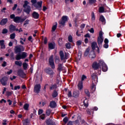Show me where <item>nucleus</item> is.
<instances>
[{
    "mask_svg": "<svg viewBox=\"0 0 125 125\" xmlns=\"http://www.w3.org/2000/svg\"><path fill=\"white\" fill-rule=\"evenodd\" d=\"M15 63L16 65H17V66H20V67H21L22 66V62L21 61H17L15 62Z\"/></svg>",
    "mask_w": 125,
    "mask_h": 125,
    "instance_id": "nucleus-36",
    "label": "nucleus"
},
{
    "mask_svg": "<svg viewBox=\"0 0 125 125\" xmlns=\"http://www.w3.org/2000/svg\"><path fill=\"white\" fill-rule=\"evenodd\" d=\"M68 21V17L67 16H63L61 21H59V24L64 27L66 22Z\"/></svg>",
    "mask_w": 125,
    "mask_h": 125,
    "instance_id": "nucleus-6",
    "label": "nucleus"
},
{
    "mask_svg": "<svg viewBox=\"0 0 125 125\" xmlns=\"http://www.w3.org/2000/svg\"><path fill=\"white\" fill-rule=\"evenodd\" d=\"M18 75L22 79H24L26 77V74L24 73V71L22 69H19L18 70Z\"/></svg>",
    "mask_w": 125,
    "mask_h": 125,
    "instance_id": "nucleus-12",
    "label": "nucleus"
},
{
    "mask_svg": "<svg viewBox=\"0 0 125 125\" xmlns=\"http://www.w3.org/2000/svg\"><path fill=\"white\" fill-rule=\"evenodd\" d=\"M22 67L24 70H27V68H28V64L26 62H23L22 63Z\"/></svg>",
    "mask_w": 125,
    "mask_h": 125,
    "instance_id": "nucleus-39",
    "label": "nucleus"
},
{
    "mask_svg": "<svg viewBox=\"0 0 125 125\" xmlns=\"http://www.w3.org/2000/svg\"><path fill=\"white\" fill-rule=\"evenodd\" d=\"M83 105L85 107H86V108H87V107H88V100H87V99H85L83 101Z\"/></svg>",
    "mask_w": 125,
    "mask_h": 125,
    "instance_id": "nucleus-33",
    "label": "nucleus"
},
{
    "mask_svg": "<svg viewBox=\"0 0 125 125\" xmlns=\"http://www.w3.org/2000/svg\"><path fill=\"white\" fill-rule=\"evenodd\" d=\"M42 1H40L37 2V3L34 4L33 5V6L36 8V9H38V10H39L41 11L42 10Z\"/></svg>",
    "mask_w": 125,
    "mask_h": 125,
    "instance_id": "nucleus-9",
    "label": "nucleus"
},
{
    "mask_svg": "<svg viewBox=\"0 0 125 125\" xmlns=\"http://www.w3.org/2000/svg\"><path fill=\"white\" fill-rule=\"evenodd\" d=\"M46 125H56L55 123H53L50 119H48L45 121Z\"/></svg>",
    "mask_w": 125,
    "mask_h": 125,
    "instance_id": "nucleus-23",
    "label": "nucleus"
},
{
    "mask_svg": "<svg viewBox=\"0 0 125 125\" xmlns=\"http://www.w3.org/2000/svg\"><path fill=\"white\" fill-rule=\"evenodd\" d=\"M7 22H8V19H2L0 21V25H1V26H4V25H6Z\"/></svg>",
    "mask_w": 125,
    "mask_h": 125,
    "instance_id": "nucleus-14",
    "label": "nucleus"
},
{
    "mask_svg": "<svg viewBox=\"0 0 125 125\" xmlns=\"http://www.w3.org/2000/svg\"><path fill=\"white\" fill-rule=\"evenodd\" d=\"M29 123H30V122H29V119H27L26 120H25L24 121V125H28V124H29Z\"/></svg>",
    "mask_w": 125,
    "mask_h": 125,
    "instance_id": "nucleus-54",
    "label": "nucleus"
},
{
    "mask_svg": "<svg viewBox=\"0 0 125 125\" xmlns=\"http://www.w3.org/2000/svg\"><path fill=\"white\" fill-rule=\"evenodd\" d=\"M77 86L79 90H82L83 87V82L82 81L79 82Z\"/></svg>",
    "mask_w": 125,
    "mask_h": 125,
    "instance_id": "nucleus-24",
    "label": "nucleus"
},
{
    "mask_svg": "<svg viewBox=\"0 0 125 125\" xmlns=\"http://www.w3.org/2000/svg\"><path fill=\"white\" fill-rule=\"evenodd\" d=\"M51 114V110L48 109L46 110V116H47L48 117H49Z\"/></svg>",
    "mask_w": 125,
    "mask_h": 125,
    "instance_id": "nucleus-35",
    "label": "nucleus"
},
{
    "mask_svg": "<svg viewBox=\"0 0 125 125\" xmlns=\"http://www.w3.org/2000/svg\"><path fill=\"white\" fill-rule=\"evenodd\" d=\"M21 55L22 59H25L28 56V54L26 52H21Z\"/></svg>",
    "mask_w": 125,
    "mask_h": 125,
    "instance_id": "nucleus-27",
    "label": "nucleus"
},
{
    "mask_svg": "<svg viewBox=\"0 0 125 125\" xmlns=\"http://www.w3.org/2000/svg\"><path fill=\"white\" fill-rule=\"evenodd\" d=\"M57 70L59 72H61L62 71H63V70H64V66H63V64L59 63L58 65Z\"/></svg>",
    "mask_w": 125,
    "mask_h": 125,
    "instance_id": "nucleus-21",
    "label": "nucleus"
},
{
    "mask_svg": "<svg viewBox=\"0 0 125 125\" xmlns=\"http://www.w3.org/2000/svg\"><path fill=\"white\" fill-rule=\"evenodd\" d=\"M89 51H90V47H88L86 49L84 52V56L86 57L89 54Z\"/></svg>",
    "mask_w": 125,
    "mask_h": 125,
    "instance_id": "nucleus-25",
    "label": "nucleus"
},
{
    "mask_svg": "<svg viewBox=\"0 0 125 125\" xmlns=\"http://www.w3.org/2000/svg\"><path fill=\"white\" fill-rule=\"evenodd\" d=\"M52 96L53 98H56V97H57V96H58V92H57V91H56V90H54L53 91Z\"/></svg>",
    "mask_w": 125,
    "mask_h": 125,
    "instance_id": "nucleus-26",
    "label": "nucleus"
},
{
    "mask_svg": "<svg viewBox=\"0 0 125 125\" xmlns=\"http://www.w3.org/2000/svg\"><path fill=\"white\" fill-rule=\"evenodd\" d=\"M59 55L61 57V60H64V52L63 51L61 50L59 52Z\"/></svg>",
    "mask_w": 125,
    "mask_h": 125,
    "instance_id": "nucleus-30",
    "label": "nucleus"
},
{
    "mask_svg": "<svg viewBox=\"0 0 125 125\" xmlns=\"http://www.w3.org/2000/svg\"><path fill=\"white\" fill-rule=\"evenodd\" d=\"M68 121H69V119H68L67 117H65L63 119V122L64 124H67L68 123Z\"/></svg>",
    "mask_w": 125,
    "mask_h": 125,
    "instance_id": "nucleus-46",
    "label": "nucleus"
},
{
    "mask_svg": "<svg viewBox=\"0 0 125 125\" xmlns=\"http://www.w3.org/2000/svg\"><path fill=\"white\" fill-rule=\"evenodd\" d=\"M84 38H89V39H90V35L89 33H87L84 35Z\"/></svg>",
    "mask_w": 125,
    "mask_h": 125,
    "instance_id": "nucleus-62",
    "label": "nucleus"
},
{
    "mask_svg": "<svg viewBox=\"0 0 125 125\" xmlns=\"http://www.w3.org/2000/svg\"><path fill=\"white\" fill-rule=\"evenodd\" d=\"M30 22V20H29L28 19L26 20L24 23H23V26H25L26 25H27V24H29V22Z\"/></svg>",
    "mask_w": 125,
    "mask_h": 125,
    "instance_id": "nucleus-53",
    "label": "nucleus"
},
{
    "mask_svg": "<svg viewBox=\"0 0 125 125\" xmlns=\"http://www.w3.org/2000/svg\"><path fill=\"white\" fill-rule=\"evenodd\" d=\"M91 89L92 90H95V84H94L93 83L92 84Z\"/></svg>",
    "mask_w": 125,
    "mask_h": 125,
    "instance_id": "nucleus-57",
    "label": "nucleus"
},
{
    "mask_svg": "<svg viewBox=\"0 0 125 125\" xmlns=\"http://www.w3.org/2000/svg\"><path fill=\"white\" fill-rule=\"evenodd\" d=\"M56 46V44L55 42H50L48 43V48L49 49H54Z\"/></svg>",
    "mask_w": 125,
    "mask_h": 125,
    "instance_id": "nucleus-16",
    "label": "nucleus"
},
{
    "mask_svg": "<svg viewBox=\"0 0 125 125\" xmlns=\"http://www.w3.org/2000/svg\"><path fill=\"white\" fill-rule=\"evenodd\" d=\"M7 64V62H6L4 61L3 63L1 64L2 67H6V65Z\"/></svg>",
    "mask_w": 125,
    "mask_h": 125,
    "instance_id": "nucleus-58",
    "label": "nucleus"
},
{
    "mask_svg": "<svg viewBox=\"0 0 125 125\" xmlns=\"http://www.w3.org/2000/svg\"><path fill=\"white\" fill-rule=\"evenodd\" d=\"M16 28V26L15 25H14L13 24H10L9 29L10 33H13V32H15V28Z\"/></svg>",
    "mask_w": 125,
    "mask_h": 125,
    "instance_id": "nucleus-18",
    "label": "nucleus"
},
{
    "mask_svg": "<svg viewBox=\"0 0 125 125\" xmlns=\"http://www.w3.org/2000/svg\"><path fill=\"white\" fill-rule=\"evenodd\" d=\"M99 21H101L102 23H104V22H106V20L103 15H101L100 16Z\"/></svg>",
    "mask_w": 125,
    "mask_h": 125,
    "instance_id": "nucleus-32",
    "label": "nucleus"
},
{
    "mask_svg": "<svg viewBox=\"0 0 125 125\" xmlns=\"http://www.w3.org/2000/svg\"><path fill=\"white\" fill-rule=\"evenodd\" d=\"M10 58L11 60H14V59H15V58H14V53H13V52L10 54Z\"/></svg>",
    "mask_w": 125,
    "mask_h": 125,
    "instance_id": "nucleus-50",
    "label": "nucleus"
},
{
    "mask_svg": "<svg viewBox=\"0 0 125 125\" xmlns=\"http://www.w3.org/2000/svg\"><path fill=\"white\" fill-rule=\"evenodd\" d=\"M58 25V23H57V22H56L55 23V25H54L52 27V32H55V30H56V29H57V25Z\"/></svg>",
    "mask_w": 125,
    "mask_h": 125,
    "instance_id": "nucleus-28",
    "label": "nucleus"
},
{
    "mask_svg": "<svg viewBox=\"0 0 125 125\" xmlns=\"http://www.w3.org/2000/svg\"><path fill=\"white\" fill-rule=\"evenodd\" d=\"M25 48L24 46L21 45H19L15 46L14 47V52L15 54H17L15 57L16 60L19 61L22 59V56L21 55V52L24 51Z\"/></svg>",
    "mask_w": 125,
    "mask_h": 125,
    "instance_id": "nucleus-2",
    "label": "nucleus"
},
{
    "mask_svg": "<svg viewBox=\"0 0 125 125\" xmlns=\"http://www.w3.org/2000/svg\"><path fill=\"white\" fill-rule=\"evenodd\" d=\"M49 64L51 67H46L44 69V72H45L47 75L50 76L52 78L53 75L55 74L53 70L55 68V64L54 63V60L53 59V55H52L49 58ZM53 69V70H52Z\"/></svg>",
    "mask_w": 125,
    "mask_h": 125,
    "instance_id": "nucleus-1",
    "label": "nucleus"
},
{
    "mask_svg": "<svg viewBox=\"0 0 125 125\" xmlns=\"http://www.w3.org/2000/svg\"><path fill=\"white\" fill-rule=\"evenodd\" d=\"M0 49H5V44H4V40H0Z\"/></svg>",
    "mask_w": 125,
    "mask_h": 125,
    "instance_id": "nucleus-20",
    "label": "nucleus"
},
{
    "mask_svg": "<svg viewBox=\"0 0 125 125\" xmlns=\"http://www.w3.org/2000/svg\"><path fill=\"white\" fill-rule=\"evenodd\" d=\"M89 57L91 58V59H93L95 57V53H94V51L91 50L89 54Z\"/></svg>",
    "mask_w": 125,
    "mask_h": 125,
    "instance_id": "nucleus-22",
    "label": "nucleus"
},
{
    "mask_svg": "<svg viewBox=\"0 0 125 125\" xmlns=\"http://www.w3.org/2000/svg\"><path fill=\"white\" fill-rule=\"evenodd\" d=\"M103 47L104 48H108V47H109V44L104 43L103 45Z\"/></svg>",
    "mask_w": 125,
    "mask_h": 125,
    "instance_id": "nucleus-63",
    "label": "nucleus"
},
{
    "mask_svg": "<svg viewBox=\"0 0 125 125\" xmlns=\"http://www.w3.org/2000/svg\"><path fill=\"white\" fill-rule=\"evenodd\" d=\"M91 79L92 80H95V79H97V75L95 74V73H93L91 76Z\"/></svg>",
    "mask_w": 125,
    "mask_h": 125,
    "instance_id": "nucleus-42",
    "label": "nucleus"
},
{
    "mask_svg": "<svg viewBox=\"0 0 125 125\" xmlns=\"http://www.w3.org/2000/svg\"><path fill=\"white\" fill-rule=\"evenodd\" d=\"M6 95L8 97H9V96H11L12 95V92L6 91Z\"/></svg>",
    "mask_w": 125,
    "mask_h": 125,
    "instance_id": "nucleus-45",
    "label": "nucleus"
},
{
    "mask_svg": "<svg viewBox=\"0 0 125 125\" xmlns=\"http://www.w3.org/2000/svg\"><path fill=\"white\" fill-rule=\"evenodd\" d=\"M23 109L25 110L26 111H28L29 109V104H25L23 106Z\"/></svg>",
    "mask_w": 125,
    "mask_h": 125,
    "instance_id": "nucleus-38",
    "label": "nucleus"
},
{
    "mask_svg": "<svg viewBox=\"0 0 125 125\" xmlns=\"http://www.w3.org/2000/svg\"><path fill=\"white\" fill-rule=\"evenodd\" d=\"M84 93L86 94L87 97H90V93L89 92V91L87 90V89L84 90Z\"/></svg>",
    "mask_w": 125,
    "mask_h": 125,
    "instance_id": "nucleus-34",
    "label": "nucleus"
},
{
    "mask_svg": "<svg viewBox=\"0 0 125 125\" xmlns=\"http://www.w3.org/2000/svg\"><path fill=\"white\" fill-rule=\"evenodd\" d=\"M67 96L69 98H71V97H72V91L68 90V93L67 94Z\"/></svg>",
    "mask_w": 125,
    "mask_h": 125,
    "instance_id": "nucleus-51",
    "label": "nucleus"
},
{
    "mask_svg": "<svg viewBox=\"0 0 125 125\" xmlns=\"http://www.w3.org/2000/svg\"><path fill=\"white\" fill-rule=\"evenodd\" d=\"M57 88V85L56 83L52 84L49 88L50 90H53V89H56Z\"/></svg>",
    "mask_w": 125,
    "mask_h": 125,
    "instance_id": "nucleus-29",
    "label": "nucleus"
},
{
    "mask_svg": "<svg viewBox=\"0 0 125 125\" xmlns=\"http://www.w3.org/2000/svg\"><path fill=\"white\" fill-rule=\"evenodd\" d=\"M82 44V41L79 40L76 42V45L80 46Z\"/></svg>",
    "mask_w": 125,
    "mask_h": 125,
    "instance_id": "nucleus-55",
    "label": "nucleus"
},
{
    "mask_svg": "<svg viewBox=\"0 0 125 125\" xmlns=\"http://www.w3.org/2000/svg\"><path fill=\"white\" fill-rule=\"evenodd\" d=\"M101 68L103 72H107V71H108V66H107V65H106V63H105L103 61H102L101 63Z\"/></svg>",
    "mask_w": 125,
    "mask_h": 125,
    "instance_id": "nucleus-10",
    "label": "nucleus"
},
{
    "mask_svg": "<svg viewBox=\"0 0 125 125\" xmlns=\"http://www.w3.org/2000/svg\"><path fill=\"white\" fill-rule=\"evenodd\" d=\"M68 42H73V37H72V35H69L68 36Z\"/></svg>",
    "mask_w": 125,
    "mask_h": 125,
    "instance_id": "nucleus-47",
    "label": "nucleus"
},
{
    "mask_svg": "<svg viewBox=\"0 0 125 125\" xmlns=\"http://www.w3.org/2000/svg\"><path fill=\"white\" fill-rule=\"evenodd\" d=\"M72 96L74 98H78V97L80 96V91H79V90L73 91Z\"/></svg>",
    "mask_w": 125,
    "mask_h": 125,
    "instance_id": "nucleus-15",
    "label": "nucleus"
},
{
    "mask_svg": "<svg viewBox=\"0 0 125 125\" xmlns=\"http://www.w3.org/2000/svg\"><path fill=\"white\" fill-rule=\"evenodd\" d=\"M8 81V77L4 76L0 80V83L2 85L5 86L7 84V82Z\"/></svg>",
    "mask_w": 125,
    "mask_h": 125,
    "instance_id": "nucleus-8",
    "label": "nucleus"
},
{
    "mask_svg": "<svg viewBox=\"0 0 125 125\" xmlns=\"http://www.w3.org/2000/svg\"><path fill=\"white\" fill-rule=\"evenodd\" d=\"M73 123H74V121H70L68 122L67 125H73Z\"/></svg>",
    "mask_w": 125,
    "mask_h": 125,
    "instance_id": "nucleus-64",
    "label": "nucleus"
},
{
    "mask_svg": "<svg viewBox=\"0 0 125 125\" xmlns=\"http://www.w3.org/2000/svg\"><path fill=\"white\" fill-rule=\"evenodd\" d=\"M31 2L32 3V5H34L37 3V0H31Z\"/></svg>",
    "mask_w": 125,
    "mask_h": 125,
    "instance_id": "nucleus-61",
    "label": "nucleus"
},
{
    "mask_svg": "<svg viewBox=\"0 0 125 125\" xmlns=\"http://www.w3.org/2000/svg\"><path fill=\"white\" fill-rule=\"evenodd\" d=\"M85 79H86V76L84 75H83L82 77V82H83V81H84Z\"/></svg>",
    "mask_w": 125,
    "mask_h": 125,
    "instance_id": "nucleus-59",
    "label": "nucleus"
},
{
    "mask_svg": "<svg viewBox=\"0 0 125 125\" xmlns=\"http://www.w3.org/2000/svg\"><path fill=\"white\" fill-rule=\"evenodd\" d=\"M8 33V30L6 28H4L2 30V34H7Z\"/></svg>",
    "mask_w": 125,
    "mask_h": 125,
    "instance_id": "nucleus-44",
    "label": "nucleus"
},
{
    "mask_svg": "<svg viewBox=\"0 0 125 125\" xmlns=\"http://www.w3.org/2000/svg\"><path fill=\"white\" fill-rule=\"evenodd\" d=\"M91 19L92 20H95V15H94V12H92L91 14Z\"/></svg>",
    "mask_w": 125,
    "mask_h": 125,
    "instance_id": "nucleus-52",
    "label": "nucleus"
},
{
    "mask_svg": "<svg viewBox=\"0 0 125 125\" xmlns=\"http://www.w3.org/2000/svg\"><path fill=\"white\" fill-rule=\"evenodd\" d=\"M65 47L67 49H71V43L68 42L65 44Z\"/></svg>",
    "mask_w": 125,
    "mask_h": 125,
    "instance_id": "nucleus-40",
    "label": "nucleus"
},
{
    "mask_svg": "<svg viewBox=\"0 0 125 125\" xmlns=\"http://www.w3.org/2000/svg\"><path fill=\"white\" fill-rule=\"evenodd\" d=\"M10 19H13V21H14L15 23H23V22L27 19L26 17H24V18L22 19L21 17L15 16L14 14L10 15Z\"/></svg>",
    "mask_w": 125,
    "mask_h": 125,
    "instance_id": "nucleus-3",
    "label": "nucleus"
},
{
    "mask_svg": "<svg viewBox=\"0 0 125 125\" xmlns=\"http://www.w3.org/2000/svg\"><path fill=\"white\" fill-rule=\"evenodd\" d=\"M16 36V34H15V33H13L10 35V38L11 40H14V39H15Z\"/></svg>",
    "mask_w": 125,
    "mask_h": 125,
    "instance_id": "nucleus-37",
    "label": "nucleus"
},
{
    "mask_svg": "<svg viewBox=\"0 0 125 125\" xmlns=\"http://www.w3.org/2000/svg\"><path fill=\"white\" fill-rule=\"evenodd\" d=\"M88 3L90 4H94V3H96V0H88Z\"/></svg>",
    "mask_w": 125,
    "mask_h": 125,
    "instance_id": "nucleus-41",
    "label": "nucleus"
},
{
    "mask_svg": "<svg viewBox=\"0 0 125 125\" xmlns=\"http://www.w3.org/2000/svg\"><path fill=\"white\" fill-rule=\"evenodd\" d=\"M29 2L28 1V0H25L24 1V4L23 5V7L24 8L23 9L24 12L26 13L27 15L30 14V13L31 12V6L28 5Z\"/></svg>",
    "mask_w": 125,
    "mask_h": 125,
    "instance_id": "nucleus-4",
    "label": "nucleus"
},
{
    "mask_svg": "<svg viewBox=\"0 0 125 125\" xmlns=\"http://www.w3.org/2000/svg\"><path fill=\"white\" fill-rule=\"evenodd\" d=\"M99 37L98 38H100L101 39L103 38V32L102 31L99 32Z\"/></svg>",
    "mask_w": 125,
    "mask_h": 125,
    "instance_id": "nucleus-48",
    "label": "nucleus"
},
{
    "mask_svg": "<svg viewBox=\"0 0 125 125\" xmlns=\"http://www.w3.org/2000/svg\"><path fill=\"white\" fill-rule=\"evenodd\" d=\"M43 113V110L42 109H39L38 111V115L40 116V115H42Z\"/></svg>",
    "mask_w": 125,
    "mask_h": 125,
    "instance_id": "nucleus-49",
    "label": "nucleus"
},
{
    "mask_svg": "<svg viewBox=\"0 0 125 125\" xmlns=\"http://www.w3.org/2000/svg\"><path fill=\"white\" fill-rule=\"evenodd\" d=\"M32 16L34 19H39L40 18V14L36 11H34L32 14Z\"/></svg>",
    "mask_w": 125,
    "mask_h": 125,
    "instance_id": "nucleus-13",
    "label": "nucleus"
},
{
    "mask_svg": "<svg viewBox=\"0 0 125 125\" xmlns=\"http://www.w3.org/2000/svg\"><path fill=\"white\" fill-rule=\"evenodd\" d=\"M102 62V60H100L98 62H94L92 65V68H93L95 71L99 70V68L101 69Z\"/></svg>",
    "mask_w": 125,
    "mask_h": 125,
    "instance_id": "nucleus-5",
    "label": "nucleus"
},
{
    "mask_svg": "<svg viewBox=\"0 0 125 125\" xmlns=\"http://www.w3.org/2000/svg\"><path fill=\"white\" fill-rule=\"evenodd\" d=\"M99 12L100 13H104L105 12V8L103 6H101L99 9Z\"/></svg>",
    "mask_w": 125,
    "mask_h": 125,
    "instance_id": "nucleus-31",
    "label": "nucleus"
},
{
    "mask_svg": "<svg viewBox=\"0 0 125 125\" xmlns=\"http://www.w3.org/2000/svg\"><path fill=\"white\" fill-rule=\"evenodd\" d=\"M56 102L54 101H52L50 102L49 106L50 108H56L57 106Z\"/></svg>",
    "mask_w": 125,
    "mask_h": 125,
    "instance_id": "nucleus-19",
    "label": "nucleus"
},
{
    "mask_svg": "<svg viewBox=\"0 0 125 125\" xmlns=\"http://www.w3.org/2000/svg\"><path fill=\"white\" fill-rule=\"evenodd\" d=\"M40 118L41 120H44L45 118V114H42Z\"/></svg>",
    "mask_w": 125,
    "mask_h": 125,
    "instance_id": "nucleus-56",
    "label": "nucleus"
},
{
    "mask_svg": "<svg viewBox=\"0 0 125 125\" xmlns=\"http://www.w3.org/2000/svg\"><path fill=\"white\" fill-rule=\"evenodd\" d=\"M41 87L42 86L41 85V84H37L34 86V92H35V93H40Z\"/></svg>",
    "mask_w": 125,
    "mask_h": 125,
    "instance_id": "nucleus-11",
    "label": "nucleus"
},
{
    "mask_svg": "<svg viewBox=\"0 0 125 125\" xmlns=\"http://www.w3.org/2000/svg\"><path fill=\"white\" fill-rule=\"evenodd\" d=\"M91 48H92V51H94L95 50V48H97V52H98V53H100V49L99 48V47H98V46H97V42H93L91 43Z\"/></svg>",
    "mask_w": 125,
    "mask_h": 125,
    "instance_id": "nucleus-7",
    "label": "nucleus"
},
{
    "mask_svg": "<svg viewBox=\"0 0 125 125\" xmlns=\"http://www.w3.org/2000/svg\"><path fill=\"white\" fill-rule=\"evenodd\" d=\"M55 63L58 64L60 62V59L59 57H56L55 59Z\"/></svg>",
    "mask_w": 125,
    "mask_h": 125,
    "instance_id": "nucleus-43",
    "label": "nucleus"
},
{
    "mask_svg": "<svg viewBox=\"0 0 125 125\" xmlns=\"http://www.w3.org/2000/svg\"><path fill=\"white\" fill-rule=\"evenodd\" d=\"M103 38H98L97 42L99 47L100 48L102 47V43H103Z\"/></svg>",
    "mask_w": 125,
    "mask_h": 125,
    "instance_id": "nucleus-17",
    "label": "nucleus"
},
{
    "mask_svg": "<svg viewBox=\"0 0 125 125\" xmlns=\"http://www.w3.org/2000/svg\"><path fill=\"white\" fill-rule=\"evenodd\" d=\"M17 89H20V86L17 85L14 87V90H17Z\"/></svg>",
    "mask_w": 125,
    "mask_h": 125,
    "instance_id": "nucleus-60",
    "label": "nucleus"
}]
</instances>
